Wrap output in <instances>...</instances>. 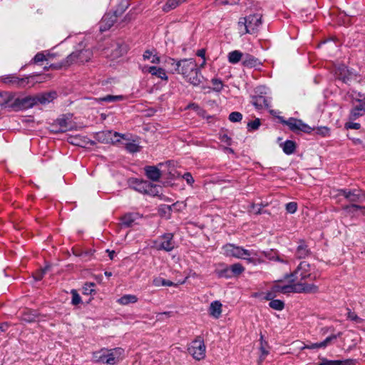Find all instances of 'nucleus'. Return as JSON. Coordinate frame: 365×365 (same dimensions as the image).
Wrapping results in <instances>:
<instances>
[{"label": "nucleus", "mask_w": 365, "mask_h": 365, "mask_svg": "<svg viewBox=\"0 0 365 365\" xmlns=\"http://www.w3.org/2000/svg\"><path fill=\"white\" fill-rule=\"evenodd\" d=\"M223 255L227 257H232L242 259L249 263L256 264L259 259L258 252L255 250H249L242 247L234 244H227L222 247Z\"/></svg>", "instance_id": "nucleus-1"}, {"label": "nucleus", "mask_w": 365, "mask_h": 365, "mask_svg": "<svg viewBox=\"0 0 365 365\" xmlns=\"http://www.w3.org/2000/svg\"><path fill=\"white\" fill-rule=\"evenodd\" d=\"M124 349L117 347L111 349H103L93 354V360L96 362H103L108 365H114L124 358Z\"/></svg>", "instance_id": "nucleus-2"}, {"label": "nucleus", "mask_w": 365, "mask_h": 365, "mask_svg": "<svg viewBox=\"0 0 365 365\" xmlns=\"http://www.w3.org/2000/svg\"><path fill=\"white\" fill-rule=\"evenodd\" d=\"M317 274L312 272L311 265L305 261L301 262L297 269L290 274L291 282H301L306 279H316Z\"/></svg>", "instance_id": "nucleus-3"}, {"label": "nucleus", "mask_w": 365, "mask_h": 365, "mask_svg": "<svg viewBox=\"0 0 365 365\" xmlns=\"http://www.w3.org/2000/svg\"><path fill=\"white\" fill-rule=\"evenodd\" d=\"M262 16L259 14L250 15L243 19H241L238 24L240 32L243 34L255 33L262 24Z\"/></svg>", "instance_id": "nucleus-4"}, {"label": "nucleus", "mask_w": 365, "mask_h": 365, "mask_svg": "<svg viewBox=\"0 0 365 365\" xmlns=\"http://www.w3.org/2000/svg\"><path fill=\"white\" fill-rule=\"evenodd\" d=\"M318 291V287L313 284H307L306 282H294L290 284L283 285L282 294H288L291 292L297 293H315Z\"/></svg>", "instance_id": "nucleus-5"}, {"label": "nucleus", "mask_w": 365, "mask_h": 365, "mask_svg": "<svg viewBox=\"0 0 365 365\" xmlns=\"http://www.w3.org/2000/svg\"><path fill=\"white\" fill-rule=\"evenodd\" d=\"M92 56L89 49L72 53L66 59L63 66H81L83 62L88 61Z\"/></svg>", "instance_id": "nucleus-6"}, {"label": "nucleus", "mask_w": 365, "mask_h": 365, "mask_svg": "<svg viewBox=\"0 0 365 365\" xmlns=\"http://www.w3.org/2000/svg\"><path fill=\"white\" fill-rule=\"evenodd\" d=\"M36 105L35 96H25L15 98L14 95L13 101L10 107L16 110L28 109Z\"/></svg>", "instance_id": "nucleus-7"}, {"label": "nucleus", "mask_w": 365, "mask_h": 365, "mask_svg": "<svg viewBox=\"0 0 365 365\" xmlns=\"http://www.w3.org/2000/svg\"><path fill=\"white\" fill-rule=\"evenodd\" d=\"M279 119L281 123L287 125L293 132L302 131L306 133H309L314 130L299 119L289 118L288 120H284L282 117H279Z\"/></svg>", "instance_id": "nucleus-8"}, {"label": "nucleus", "mask_w": 365, "mask_h": 365, "mask_svg": "<svg viewBox=\"0 0 365 365\" xmlns=\"http://www.w3.org/2000/svg\"><path fill=\"white\" fill-rule=\"evenodd\" d=\"M205 346L201 338L192 341L188 347V352L196 360H201L205 356Z\"/></svg>", "instance_id": "nucleus-9"}, {"label": "nucleus", "mask_w": 365, "mask_h": 365, "mask_svg": "<svg viewBox=\"0 0 365 365\" xmlns=\"http://www.w3.org/2000/svg\"><path fill=\"white\" fill-rule=\"evenodd\" d=\"M120 138H124V135L112 130H105L96 134V140L101 143L115 144L120 142Z\"/></svg>", "instance_id": "nucleus-10"}, {"label": "nucleus", "mask_w": 365, "mask_h": 365, "mask_svg": "<svg viewBox=\"0 0 365 365\" xmlns=\"http://www.w3.org/2000/svg\"><path fill=\"white\" fill-rule=\"evenodd\" d=\"M173 238V234H165L158 240V241L155 242L156 248L158 250H163L167 252L173 250L175 247V242Z\"/></svg>", "instance_id": "nucleus-11"}, {"label": "nucleus", "mask_w": 365, "mask_h": 365, "mask_svg": "<svg viewBox=\"0 0 365 365\" xmlns=\"http://www.w3.org/2000/svg\"><path fill=\"white\" fill-rule=\"evenodd\" d=\"M339 195H343L351 202H361L365 199V194L359 190H339Z\"/></svg>", "instance_id": "nucleus-12"}, {"label": "nucleus", "mask_w": 365, "mask_h": 365, "mask_svg": "<svg viewBox=\"0 0 365 365\" xmlns=\"http://www.w3.org/2000/svg\"><path fill=\"white\" fill-rule=\"evenodd\" d=\"M182 75L188 82L194 86L200 85L204 80L200 70H184Z\"/></svg>", "instance_id": "nucleus-13"}, {"label": "nucleus", "mask_w": 365, "mask_h": 365, "mask_svg": "<svg viewBox=\"0 0 365 365\" xmlns=\"http://www.w3.org/2000/svg\"><path fill=\"white\" fill-rule=\"evenodd\" d=\"M116 15L115 13H107L102 18L100 22V30L105 31L108 30L115 22Z\"/></svg>", "instance_id": "nucleus-14"}, {"label": "nucleus", "mask_w": 365, "mask_h": 365, "mask_svg": "<svg viewBox=\"0 0 365 365\" xmlns=\"http://www.w3.org/2000/svg\"><path fill=\"white\" fill-rule=\"evenodd\" d=\"M134 188L140 192L151 194L153 192V189L156 188V186L148 181L136 180Z\"/></svg>", "instance_id": "nucleus-15"}, {"label": "nucleus", "mask_w": 365, "mask_h": 365, "mask_svg": "<svg viewBox=\"0 0 365 365\" xmlns=\"http://www.w3.org/2000/svg\"><path fill=\"white\" fill-rule=\"evenodd\" d=\"M56 96H57V94L55 91L43 93H41L37 96H35L36 105L38 103H40L42 105H46V104L51 102L53 99H55L56 98Z\"/></svg>", "instance_id": "nucleus-16"}, {"label": "nucleus", "mask_w": 365, "mask_h": 365, "mask_svg": "<svg viewBox=\"0 0 365 365\" xmlns=\"http://www.w3.org/2000/svg\"><path fill=\"white\" fill-rule=\"evenodd\" d=\"M242 66L245 67H259L262 66V63L258 58H256L253 56L245 53V56L243 57Z\"/></svg>", "instance_id": "nucleus-17"}, {"label": "nucleus", "mask_w": 365, "mask_h": 365, "mask_svg": "<svg viewBox=\"0 0 365 365\" xmlns=\"http://www.w3.org/2000/svg\"><path fill=\"white\" fill-rule=\"evenodd\" d=\"M231 271L234 275H240L245 271V267L240 263H235L230 266V267L225 268L220 274V277H229L227 272Z\"/></svg>", "instance_id": "nucleus-18"}, {"label": "nucleus", "mask_w": 365, "mask_h": 365, "mask_svg": "<svg viewBox=\"0 0 365 365\" xmlns=\"http://www.w3.org/2000/svg\"><path fill=\"white\" fill-rule=\"evenodd\" d=\"M111 57L112 58H117L127 52V46L124 43H115L112 46Z\"/></svg>", "instance_id": "nucleus-19"}, {"label": "nucleus", "mask_w": 365, "mask_h": 365, "mask_svg": "<svg viewBox=\"0 0 365 365\" xmlns=\"http://www.w3.org/2000/svg\"><path fill=\"white\" fill-rule=\"evenodd\" d=\"M365 113V101H359V104L353 108L350 113V118L355 120Z\"/></svg>", "instance_id": "nucleus-20"}, {"label": "nucleus", "mask_w": 365, "mask_h": 365, "mask_svg": "<svg viewBox=\"0 0 365 365\" xmlns=\"http://www.w3.org/2000/svg\"><path fill=\"white\" fill-rule=\"evenodd\" d=\"M321 48L324 51L327 52L329 55H334L339 51V45L332 41L324 42L321 46Z\"/></svg>", "instance_id": "nucleus-21"}, {"label": "nucleus", "mask_w": 365, "mask_h": 365, "mask_svg": "<svg viewBox=\"0 0 365 365\" xmlns=\"http://www.w3.org/2000/svg\"><path fill=\"white\" fill-rule=\"evenodd\" d=\"M222 304L219 301L212 302L209 308L210 316L215 319L219 318L222 313Z\"/></svg>", "instance_id": "nucleus-22"}, {"label": "nucleus", "mask_w": 365, "mask_h": 365, "mask_svg": "<svg viewBox=\"0 0 365 365\" xmlns=\"http://www.w3.org/2000/svg\"><path fill=\"white\" fill-rule=\"evenodd\" d=\"M145 173L148 178L153 181H158L161 175L160 170L155 166L146 167Z\"/></svg>", "instance_id": "nucleus-23"}, {"label": "nucleus", "mask_w": 365, "mask_h": 365, "mask_svg": "<svg viewBox=\"0 0 365 365\" xmlns=\"http://www.w3.org/2000/svg\"><path fill=\"white\" fill-rule=\"evenodd\" d=\"M123 140V144L124 145L125 149L129 153H137L140 150V146L136 144L133 140L130 141L129 139L126 138L124 135V138H120V140Z\"/></svg>", "instance_id": "nucleus-24"}, {"label": "nucleus", "mask_w": 365, "mask_h": 365, "mask_svg": "<svg viewBox=\"0 0 365 365\" xmlns=\"http://www.w3.org/2000/svg\"><path fill=\"white\" fill-rule=\"evenodd\" d=\"M245 54L240 51L235 50L228 53L227 58L230 63H237L242 61H243V57Z\"/></svg>", "instance_id": "nucleus-25"}, {"label": "nucleus", "mask_w": 365, "mask_h": 365, "mask_svg": "<svg viewBox=\"0 0 365 365\" xmlns=\"http://www.w3.org/2000/svg\"><path fill=\"white\" fill-rule=\"evenodd\" d=\"M270 101L263 96H258L254 98L253 105L257 109H262L263 108H268Z\"/></svg>", "instance_id": "nucleus-26"}, {"label": "nucleus", "mask_w": 365, "mask_h": 365, "mask_svg": "<svg viewBox=\"0 0 365 365\" xmlns=\"http://www.w3.org/2000/svg\"><path fill=\"white\" fill-rule=\"evenodd\" d=\"M21 319L26 322H33L38 319V315L35 311L26 310L22 313Z\"/></svg>", "instance_id": "nucleus-27"}, {"label": "nucleus", "mask_w": 365, "mask_h": 365, "mask_svg": "<svg viewBox=\"0 0 365 365\" xmlns=\"http://www.w3.org/2000/svg\"><path fill=\"white\" fill-rule=\"evenodd\" d=\"M143 57L144 61H148L154 64H158L160 61V57L156 55L155 51H145Z\"/></svg>", "instance_id": "nucleus-28"}, {"label": "nucleus", "mask_w": 365, "mask_h": 365, "mask_svg": "<svg viewBox=\"0 0 365 365\" xmlns=\"http://www.w3.org/2000/svg\"><path fill=\"white\" fill-rule=\"evenodd\" d=\"M68 142L77 146L84 147L87 145L88 140L83 136L76 135L68 138Z\"/></svg>", "instance_id": "nucleus-29"}, {"label": "nucleus", "mask_w": 365, "mask_h": 365, "mask_svg": "<svg viewBox=\"0 0 365 365\" xmlns=\"http://www.w3.org/2000/svg\"><path fill=\"white\" fill-rule=\"evenodd\" d=\"M138 297L133 294H125L117 300V302L121 305H128L137 302Z\"/></svg>", "instance_id": "nucleus-30"}, {"label": "nucleus", "mask_w": 365, "mask_h": 365, "mask_svg": "<svg viewBox=\"0 0 365 365\" xmlns=\"http://www.w3.org/2000/svg\"><path fill=\"white\" fill-rule=\"evenodd\" d=\"M14 98V94L9 92H0V106H9Z\"/></svg>", "instance_id": "nucleus-31"}, {"label": "nucleus", "mask_w": 365, "mask_h": 365, "mask_svg": "<svg viewBox=\"0 0 365 365\" xmlns=\"http://www.w3.org/2000/svg\"><path fill=\"white\" fill-rule=\"evenodd\" d=\"M186 0H168L163 7L165 12H168L175 9L179 4L185 1Z\"/></svg>", "instance_id": "nucleus-32"}, {"label": "nucleus", "mask_w": 365, "mask_h": 365, "mask_svg": "<svg viewBox=\"0 0 365 365\" xmlns=\"http://www.w3.org/2000/svg\"><path fill=\"white\" fill-rule=\"evenodd\" d=\"M52 56L50 53L47 51L38 53L33 58V61L39 66L38 63L43 61H47Z\"/></svg>", "instance_id": "nucleus-33"}, {"label": "nucleus", "mask_w": 365, "mask_h": 365, "mask_svg": "<svg viewBox=\"0 0 365 365\" xmlns=\"http://www.w3.org/2000/svg\"><path fill=\"white\" fill-rule=\"evenodd\" d=\"M282 148L284 153L291 155L294 152L296 145L292 140H287L282 145Z\"/></svg>", "instance_id": "nucleus-34"}, {"label": "nucleus", "mask_w": 365, "mask_h": 365, "mask_svg": "<svg viewBox=\"0 0 365 365\" xmlns=\"http://www.w3.org/2000/svg\"><path fill=\"white\" fill-rule=\"evenodd\" d=\"M153 284L155 286V287H160V286H168V287H171V286H175V287H177L178 286V284H175L174 282L170 281V280H167V279H165L162 277H156L153 279Z\"/></svg>", "instance_id": "nucleus-35"}, {"label": "nucleus", "mask_w": 365, "mask_h": 365, "mask_svg": "<svg viewBox=\"0 0 365 365\" xmlns=\"http://www.w3.org/2000/svg\"><path fill=\"white\" fill-rule=\"evenodd\" d=\"M336 78L341 80L344 83H347L350 79V72L349 70H336L334 74Z\"/></svg>", "instance_id": "nucleus-36"}, {"label": "nucleus", "mask_w": 365, "mask_h": 365, "mask_svg": "<svg viewBox=\"0 0 365 365\" xmlns=\"http://www.w3.org/2000/svg\"><path fill=\"white\" fill-rule=\"evenodd\" d=\"M5 82L11 83L18 86H25L27 83L26 80L25 78H19L16 76L7 77L5 78Z\"/></svg>", "instance_id": "nucleus-37"}, {"label": "nucleus", "mask_w": 365, "mask_h": 365, "mask_svg": "<svg viewBox=\"0 0 365 365\" xmlns=\"http://www.w3.org/2000/svg\"><path fill=\"white\" fill-rule=\"evenodd\" d=\"M309 251L304 243H300L297 249L296 255L298 258H304L308 256Z\"/></svg>", "instance_id": "nucleus-38"}, {"label": "nucleus", "mask_w": 365, "mask_h": 365, "mask_svg": "<svg viewBox=\"0 0 365 365\" xmlns=\"http://www.w3.org/2000/svg\"><path fill=\"white\" fill-rule=\"evenodd\" d=\"M58 124L60 125V132H66L67 130L73 129V125L71 122H68L65 118H59L57 120Z\"/></svg>", "instance_id": "nucleus-39"}, {"label": "nucleus", "mask_w": 365, "mask_h": 365, "mask_svg": "<svg viewBox=\"0 0 365 365\" xmlns=\"http://www.w3.org/2000/svg\"><path fill=\"white\" fill-rule=\"evenodd\" d=\"M124 98L123 96H112V95H108L103 98H100L97 99L98 102H113V101H122Z\"/></svg>", "instance_id": "nucleus-40"}, {"label": "nucleus", "mask_w": 365, "mask_h": 365, "mask_svg": "<svg viewBox=\"0 0 365 365\" xmlns=\"http://www.w3.org/2000/svg\"><path fill=\"white\" fill-rule=\"evenodd\" d=\"M269 307L275 310L281 311L284 307V303L279 299H274L269 302Z\"/></svg>", "instance_id": "nucleus-41"}, {"label": "nucleus", "mask_w": 365, "mask_h": 365, "mask_svg": "<svg viewBox=\"0 0 365 365\" xmlns=\"http://www.w3.org/2000/svg\"><path fill=\"white\" fill-rule=\"evenodd\" d=\"M340 336L341 333H339L337 334H331L329 336L327 337L323 341L320 342L319 346H321L322 348H324L328 344H329L332 341L336 339Z\"/></svg>", "instance_id": "nucleus-42"}, {"label": "nucleus", "mask_w": 365, "mask_h": 365, "mask_svg": "<svg viewBox=\"0 0 365 365\" xmlns=\"http://www.w3.org/2000/svg\"><path fill=\"white\" fill-rule=\"evenodd\" d=\"M152 76H156L162 80H167L168 77L165 70H149Z\"/></svg>", "instance_id": "nucleus-43"}, {"label": "nucleus", "mask_w": 365, "mask_h": 365, "mask_svg": "<svg viewBox=\"0 0 365 365\" xmlns=\"http://www.w3.org/2000/svg\"><path fill=\"white\" fill-rule=\"evenodd\" d=\"M344 209L347 212H354V211H356V210H361L363 214L365 213V207L360 206V205H356V204H351L350 205H347V206H346L344 207Z\"/></svg>", "instance_id": "nucleus-44"}, {"label": "nucleus", "mask_w": 365, "mask_h": 365, "mask_svg": "<svg viewBox=\"0 0 365 365\" xmlns=\"http://www.w3.org/2000/svg\"><path fill=\"white\" fill-rule=\"evenodd\" d=\"M135 217L131 214H128L122 218V224L125 226L129 227L134 222Z\"/></svg>", "instance_id": "nucleus-45"}, {"label": "nucleus", "mask_w": 365, "mask_h": 365, "mask_svg": "<svg viewBox=\"0 0 365 365\" xmlns=\"http://www.w3.org/2000/svg\"><path fill=\"white\" fill-rule=\"evenodd\" d=\"M176 66L178 67H182V68H184V67H192V68L194 66V61L192 59H189V60L184 59V60L177 62Z\"/></svg>", "instance_id": "nucleus-46"}, {"label": "nucleus", "mask_w": 365, "mask_h": 365, "mask_svg": "<svg viewBox=\"0 0 365 365\" xmlns=\"http://www.w3.org/2000/svg\"><path fill=\"white\" fill-rule=\"evenodd\" d=\"M242 119V115L240 112H232L229 115L231 122H240Z\"/></svg>", "instance_id": "nucleus-47"}, {"label": "nucleus", "mask_w": 365, "mask_h": 365, "mask_svg": "<svg viewBox=\"0 0 365 365\" xmlns=\"http://www.w3.org/2000/svg\"><path fill=\"white\" fill-rule=\"evenodd\" d=\"M330 133V130L328 127H318L316 129V133L319 134L323 137L329 136Z\"/></svg>", "instance_id": "nucleus-48"}, {"label": "nucleus", "mask_w": 365, "mask_h": 365, "mask_svg": "<svg viewBox=\"0 0 365 365\" xmlns=\"http://www.w3.org/2000/svg\"><path fill=\"white\" fill-rule=\"evenodd\" d=\"M260 124V120L259 118H256L255 120L249 122L247 123V127L249 130H255L259 128Z\"/></svg>", "instance_id": "nucleus-49"}, {"label": "nucleus", "mask_w": 365, "mask_h": 365, "mask_svg": "<svg viewBox=\"0 0 365 365\" xmlns=\"http://www.w3.org/2000/svg\"><path fill=\"white\" fill-rule=\"evenodd\" d=\"M71 294H72V304L73 305H78L81 302V299L78 292L73 289L71 290Z\"/></svg>", "instance_id": "nucleus-50"}, {"label": "nucleus", "mask_w": 365, "mask_h": 365, "mask_svg": "<svg viewBox=\"0 0 365 365\" xmlns=\"http://www.w3.org/2000/svg\"><path fill=\"white\" fill-rule=\"evenodd\" d=\"M297 210V204L294 202H289L286 205V210L287 212L294 214Z\"/></svg>", "instance_id": "nucleus-51"}, {"label": "nucleus", "mask_w": 365, "mask_h": 365, "mask_svg": "<svg viewBox=\"0 0 365 365\" xmlns=\"http://www.w3.org/2000/svg\"><path fill=\"white\" fill-rule=\"evenodd\" d=\"M94 287L93 283H87L83 287V294H91L93 292V287Z\"/></svg>", "instance_id": "nucleus-52"}, {"label": "nucleus", "mask_w": 365, "mask_h": 365, "mask_svg": "<svg viewBox=\"0 0 365 365\" xmlns=\"http://www.w3.org/2000/svg\"><path fill=\"white\" fill-rule=\"evenodd\" d=\"M347 317L348 319H349L351 321H354L356 322H361L362 320L361 319H360L357 315L356 314H355L354 312H352L351 311H349L348 313H347Z\"/></svg>", "instance_id": "nucleus-53"}, {"label": "nucleus", "mask_w": 365, "mask_h": 365, "mask_svg": "<svg viewBox=\"0 0 365 365\" xmlns=\"http://www.w3.org/2000/svg\"><path fill=\"white\" fill-rule=\"evenodd\" d=\"M282 287L283 285L280 283H277L272 287L271 289L276 295H277L278 294L282 292Z\"/></svg>", "instance_id": "nucleus-54"}, {"label": "nucleus", "mask_w": 365, "mask_h": 365, "mask_svg": "<svg viewBox=\"0 0 365 365\" xmlns=\"http://www.w3.org/2000/svg\"><path fill=\"white\" fill-rule=\"evenodd\" d=\"M361 127L360 124L358 123H354V122H348L345 125V128L347 129H356L358 130Z\"/></svg>", "instance_id": "nucleus-55"}, {"label": "nucleus", "mask_w": 365, "mask_h": 365, "mask_svg": "<svg viewBox=\"0 0 365 365\" xmlns=\"http://www.w3.org/2000/svg\"><path fill=\"white\" fill-rule=\"evenodd\" d=\"M183 178L186 180L187 183L192 185L194 182V179L190 173H186L183 175Z\"/></svg>", "instance_id": "nucleus-56"}, {"label": "nucleus", "mask_w": 365, "mask_h": 365, "mask_svg": "<svg viewBox=\"0 0 365 365\" xmlns=\"http://www.w3.org/2000/svg\"><path fill=\"white\" fill-rule=\"evenodd\" d=\"M240 0H217L218 4H237Z\"/></svg>", "instance_id": "nucleus-57"}, {"label": "nucleus", "mask_w": 365, "mask_h": 365, "mask_svg": "<svg viewBox=\"0 0 365 365\" xmlns=\"http://www.w3.org/2000/svg\"><path fill=\"white\" fill-rule=\"evenodd\" d=\"M212 83H213V85L215 86V89L216 91L221 90V88L222 87V83L221 81H220L219 79L213 78L212 79Z\"/></svg>", "instance_id": "nucleus-58"}, {"label": "nucleus", "mask_w": 365, "mask_h": 365, "mask_svg": "<svg viewBox=\"0 0 365 365\" xmlns=\"http://www.w3.org/2000/svg\"><path fill=\"white\" fill-rule=\"evenodd\" d=\"M319 344H320V343H312V344L306 345L304 346V349H313L322 348L321 346H319Z\"/></svg>", "instance_id": "nucleus-59"}, {"label": "nucleus", "mask_w": 365, "mask_h": 365, "mask_svg": "<svg viewBox=\"0 0 365 365\" xmlns=\"http://www.w3.org/2000/svg\"><path fill=\"white\" fill-rule=\"evenodd\" d=\"M197 54L198 56L202 58V63H201V66H203L205 63V51L204 49H200L197 51Z\"/></svg>", "instance_id": "nucleus-60"}, {"label": "nucleus", "mask_w": 365, "mask_h": 365, "mask_svg": "<svg viewBox=\"0 0 365 365\" xmlns=\"http://www.w3.org/2000/svg\"><path fill=\"white\" fill-rule=\"evenodd\" d=\"M350 361H340V360H333V365H347L349 364Z\"/></svg>", "instance_id": "nucleus-61"}, {"label": "nucleus", "mask_w": 365, "mask_h": 365, "mask_svg": "<svg viewBox=\"0 0 365 365\" xmlns=\"http://www.w3.org/2000/svg\"><path fill=\"white\" fill-rule=\"evenodd\" d=\"M277 295L274 293V292L270 289V291H269L267 294H266V296H265V299L267 300H271L275 297Z\"/></svg>", "instance_id": "nucleus-62"}, {"label": "nucleus", "mask_w": 365, "mask_h": 365, "mask_svg": "<svg viewBox=\"0 0 365 365\" xmlns=\"http://www.w3.org/2000/svg\"><path fill=\"white\" fill-rule=\"evenodd\" d=\"M319 365H333V360H328L327 359H322Z\"/></svg>", "instance_id": "nucleus-63"}, {"label": "nucleus", "mask_w": 365, "mask_h": 365, "mask_svg": "<svg viewBox=\"0 0 365 365\" xmlns=\"http://www.w3.org/2000/svg\"><path fill=\"white\" fill-rule=\"evenodd\" d=\"M45 272H46V269H43V270H41L40 273L36 274L34 276L35 279L36 281L41 280V278L43 277V274L45 273Z\"/></svg>", "instance_id": "nucleus-64"}]
</instances>
